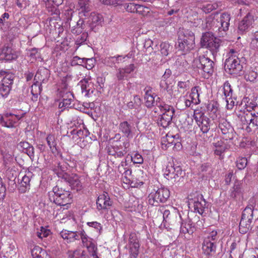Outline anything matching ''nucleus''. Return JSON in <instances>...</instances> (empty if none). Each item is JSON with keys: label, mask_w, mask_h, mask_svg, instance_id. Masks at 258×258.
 <instances>
[{"label": "nucleus", "mask_w": 258, "mask_h": 258, "mask_svg": "<svg viewBox=\"0 0 258 258\" xmlns=\"http://www.w3.org/2000/svg\"><path fill=\"white\" fill-rule=\"evenodd\" d=\"M250 46L253 49H258V31H255L252 34Z\"/></svg>", "instance_id": "49530a36"}, {"label": "nucleus", "mask_w": 258, "mask_h": 258, "mask_svg": "<svg viewBox=\"0 0 258 258\" xmlns=\"http://www.w3.org/2000/svg\"><path fill=\"white\" fill-rule=\"evenodd\" d=\"M117 153L118 157H121L130 150V143L126 140L119 145H116Z\"/></svg>", "instance_id": "c85d7f7f"}, {"label": "nucleus", "mask_w": 258, "mask_h": 258, "mask_svg": "<svg viewBox=\"0 0 258 258\" xmlns=\"http://www.w3.org/2000/svg\"><path fill=\"white\" fill-rule=\"evenodd\" d=\"M199 87L196 86L192 88L191 90V92L188 96L189 98L191 99V101L192 102L193 104L196 105L200 103V101L199 99L200 94L199 93Z\"/></svg>", "instance_id": "f704fd0d"}, {"label": "nucleus", "mask_w": 258, "mask_h": 258, "mask_svg": "<svg viewBox=\"0 0 258 258\" xmlns=\"http://www.w3.org/2000/svg\"><path fill=\"white\" fill-rule=\"evenodd\" d=\"M33 258H46L47 253L39 246H35L31 250Z\"/></svg>", "instance_id": "c9c22d12"}, {"label": "nucleus", "mask_w": 258, "mask_h": 258, "mask_svg": "<svg viewBox=\"0 0 258 258\" xmlns=\"http://www.w3.org/2000/svg\"><path fill=\"white\" fill-rule=\"evenodd\" d=\"M24 113L21 115H17L11 113H6L3 114L0 118L1 124L7 127H13L18 121L23 116Z\"/></svg>", "instance_id": "ddd939ff"}, {"label": "nucleus", "mask_w": 258, "mask_h": 258, "mask_svg": "<svg viewBox=\"0 0 258 258\" xmlns=\"http://www.w3.org/2000/svg\"><path fill=\"white\" fill-rule=\"evenodd\" d=\"M215 242L210 241L204 238L202 244V249L205 254L209 255L212 252L215 251L216 245Z\"/></svg>", "instance_id": "cd10ccee"}, {"label": "nucleus", "mask_w": 258, "mask_h": 258, "mask_svg": "<svg viewBox=\"0 0 258 258\" xmlns=\"http://www.w3.org/2000/svg\"><path fill=\"white\" fill-rule=\"evenodd\" d=\"M17 52L8 46H4L0 50V60H12L18 57Z\"/></svg>", "instance_id": "a211bd4d"}, {"label": "nucleus", "mask_w": 258, "mask_h": 258, "mask_svg": "<svg viewBox=\"0 0 258 258\" xmlns=\"http://www.w3.org/2000/svg\"><path fill=\"white\" fill-rule=\"evenodd\" d=\"M132 161L135 164H142L144 161L142 156L138 153H135L131 156Z\"/></svg>", "instance_id": "864d4df0"}, {"label": "nucleus", "mask_w": 258, "mask_h": 258, "mask_svg": "<svg viewBox=\"0 0 258 258\" xmlns=\"http://www.w3.org/2000/svg\"><path fill=\"white\" fill-rule=\"evenodd\" d=\"M76 135L79 138H84L89 136V132L87 128H84L83 130H78L76 132Z\"/></svg>", "instance_id": "13d9d810"}, {"label": "nucleus", "mask_w": 258, "mask_h": 258, "mask_svg": "<svg viewBox=\"0 0 258 258\" xmlns=\"http://www.w3.org/2000/svg\"><path fill=\"white\" fill-rule=\"evenodd\" d=\"M137 4H135V3H129L126 4L125 9L126 11L134 13L136 12V9H137Z\"/></svg>", "instance_id": "680f3d73"}, {"label": "nucleus", "mask_w": 258, "mask_h": 258, "mask_svg": "<svg viewBox=\"0 0 258 258\" xmlns=\"http://www.w3.org/2000/svg\"><path fill=\"white\" fill-rule=\"evenodd\" d=\"M160 52L162 55L164 56L168 55L169 52L171 49V47L169 43L166 42H162L160 45Z\"/></svg>", "instance_id": "c03bdc74"}, {"label": "nucleus", "mask_w": 258, "mask_h": 258, "mask_svg": "<svg viewBox=\"0 0 258 258\" xmlns=\"http://www.w3.org/2000/svg\"><path fill=\"white\" fill-rule=\"evenodd\" d=\"M72 101V98H63L62 101L59 103L58 107L63 109L71 107Z\"/></svg>", "instance_id": "de8ad7c7"}, {"label": "nucleus", "mask_w": 258, "mask_h": 258, "mask_svg": "<svg viewBox=\"0 0 258 258\" xmlns=\"http://www.w3.org/2000/svg\"><path fill=\"white\" fill-rule=\"evenodd\" d=\"M244 79L247 81L256 83L258 81V63L256 62L245 73Z\"/></svg>", "instance_id": "4be33fe9"}, {"label": "nucleus", "mask_w": 258, "mask_h": 258, "mask_svg": "<svg viewBox=\"0 0 258 258\" xmlns=\"http://www.w3.org/2000/svg\"><path fill=\"white\" fill-rule=\"evenodd\" d=\"M182 170L179 166H175L173 162L168 163L164 172V177L172 182L178 181L180 177L182 176Z\"/></svg>", "instance_id": "9b49d317"}, {"label": "nucleus", "mask_w": 258, "mask_h": 258, "mask_svg": "<svg viewBox=\"0 0 258 258\" xmlns=\"http://www.w3.org/2000/svg\"><path fill=\"white\" fill-rule=\"evenodd\" d=\"M223 91L227 103V108L228 109H232L234 105V100L235 98L233 97V90L228 81L224 83L223 87Z\"/></svg>", "instance_id": "f3484780"}, {"label": "nucleus", "mask_w": 258, "mask_h": 258, "mask_svg": "<svg viewBox=\"0 0 258 258\" xmlns=\"http://www.w3.org/2000/svg\"><path fill=\"white\" fill-rule=\"evenodd\" d=\"M170 197V191L166 187L154 189L148 196V202L152 206H157L160 203H165Z\"/></svg>", "instance_id": "6e6552de"}, {"label": "nucleus", "mask_w": 258, "mask_h": 258, "mask_svg": "<svg viewBox=\"0 0 258 258\" xmlns=\"http://www.w3.org/2000/svg\"><path fill=\"white\" fill-rule=\"evenodd\" d=\"M195 37L190 36L188 40L178 39V45L179 49L183 51H188L195 46Z\"/></svg>", "instance_id": "393cba45"}, {"label": "nucleus", "mask_w": 258, "mask_h": 258, "mask_svg": "<svg viewBox=\"0 0 258 258\" xmlns=\"http://www.w3.org/2000/svg\"><path fill=\"white\" fill-rule=\"evenodd\" d=\"M112 202L107 192L100 195L96 201L97 209L100 214L107 212L111 208Z\"/></svg>", "instance_id": "4468645a"}, {"label": "nucleus", "mask_w": 258, "mask_h": 258, "mask_svg": "<svg viewBox=\"0 0 258 258\" xmlns=\"http://www.w3.org/2000/svg\"><path fill=\"white\" fill-rule=\"evenodd\" d=\"M136 13L142 15H146L147 13H149L148 9L147 8L144 7L142 5H138L137 7V9H136Z\"/></svg>", "instance_id": "4d7b16f0"}, {"label": "nucleus", "mask_w": 258, "mask_h": 258, "mask_svg": "<svg viewBox=\"0 0 258 258\" xmlns=\"http://www.w3.org/2000/svg\"><path fill=\"white\" fill-rule=\"evenodd\" d=\"M85 63V58H81L78 56H74L71 60L70 63L72 66L77 65L82 66Z\"/></svg>", "instance_id": "8fccbe9b"}, {"label": "nucleus", "mask_w": 258, "mask_h": 258, "mask_svg": "<svg viewBox=\"0 0 258 258\" xmlns=\"http://www.w3.org/2000/svg\"><path fill=\"white\" fill-rule=\"evenodd\" d=\"M254 21L253 17L249 13L246 15L239 23L238 31L240 33H244L247 31L251 26Z\"/></svg>", "instance_id": "6ab92c4d"}, {"label": "nucleus", "mask_w": 258, "mask_h": 258, "mask_svg": "<svg viewBox=\"0 0 258 258\" xmlns=\"http://www.w3.org/2000/svg\"><path fill=\"white\" fill-rule=\"evenodd\" d=\"M2 154L3 156L4 165L6 168L9 169L10 165L13 162V156L11 154L4 152L3 151H2Z\"/></svg>", "instance_id": "ea45409f"}, {"label": "nucleus", "mask_w": 258, "mask_h": 258, "mask_svg": "<svg viewBox=\"0 0 258 258\" xmlns=\"http://www.w3.org/2000/svg\"><path fill=\"white\" fill-rule=\"evenodd\" d=\"M178 39H186L188 40V38L190 37V36L195 37L194 34L188 30H180L178 34Z\"/></svg>", "instance_id": "37998d69"}, {"label": "nucleus", "mask_w": 258, "mask_h": 258, "mask_svg": "<svg viewBox=\"0 0 258 258\" xmlns=\"http://www.w3.org/2000/svg\"><path fill=\"white\" fill-rule=\"evenodd\" d=\"M47 78L48 70L45 69H40L37 72L34 77V81L41 84L42 82H45Z\"/></svg>", "instance_id": "2f4dec72"}, {"label": "nucleus", "mask_w": 258, "mask_h": 258, "mask_svg": "<svg viewBox=\"0 0 258 258\" xmlns=\"http://www.w3.org/2000/svg\"><path fill=\"white\" fill-rule=\"evenodd\" d=\"M230 15L227 13L222 14L219 18L210 15L206 19L205 24H202V28L212 30L217 33L219 37H223L229 29Z\"/></svg>", "instance_id": "f257e3e1"}, {"label": "nucleus", "mask_w": 258, "mask_h": 258, "mask_svg": "<svg viewBox=\"0 0 258 258\" xmlns=\"http://www.w3.org/2000/svg\"><path fill=\"white\" fill-rule=\"evenodd\" d=\"M83 251L81 250H76L73 252H70L69 253V257L70 258H79L80 257L83 258H86V257H83V255H81V252Z\"/></svg>", "instance_id": "e2e57ef3"}, {"label": "nucleus", "mask_w": 258, "mask_h": 258, "mask_svg": "<svg viewBox=\"0 0 258 258\" xmlns=\"http://www.w3.org/2000/svg\"><path fill=\"white\" fill-rule=\"evenodd\" d=\"M156 95L144 97L145 104L147 108H151L155 105H157L158 107L160 103H164V102H160V99L159 97H158L156 98Z\"/></svg>", "instance_id": "7c9ffc66"}, {"label": "nucleus", "mask_w": 258, "mask_h": 258, "mask_svg": "<svg viewBox=\"0 0 258 258\" xmlns=\"http://www.w3.org/2000/svg\"><path fill=\"white\" fill-rule=\"evenodd\" d=\"M142 105V100L139 96L135 95L133 100L129 102L127 106L130 109L135 108L138 110H140Z\"/></svg>", "instance_id": "e433bc0d"}, {"label": "nucleus", "mask_w": 258, "mask_h": 258, "mask_svg": "<svg viewBox=\"0 0 258 258\" xmlns=\"http://www.w3.org/2000/svg\"><path fill=\"white\" fill-rule=\"evenodd\" d=\"M122 179L124 183L129 184L132 180V170L128 168L122 173Z\"/></svg>", "instance_id": "09e8293b"}, {"label": "nucleus", "mask_w": 258, "mask_h": 258, "mask_svg": "<svg viewBox=\"0 0 258 258\" xmlns=\"http://www.w3.org/2000/svg\"><path fill=\"white\" fill-rule=\"evenodd\" d=\"M95 60L93 58H85V63L83 67H85L88 70H91L94 66Z\"/></svg>", "instance_id": "6e6d98bb"}, {"label": "nucleus", "mask_w": 258, "mask_h": 258, "mask_svg": "<svg viewBox=\"0 0 258 258\" xmlns=\"http://www.w3.org/2000/svg\"><path fill=\"white\" fill-rule=\"evenodd\" d=\"M14 76L12 74L7 75L2 80L0 85V95L4 98L8 97L12 89Z\"/></svg>", "instance_id": "2eb2a0df"}, {"label": "nucleus", "mask_w": 258, "mask_h": 258, "mask_svg": "<svg viewBox=\"0 0 258 258\" xmlns=\"http://www.w3.org/2000/svg\"><path fill=\"white\" fill-rule=\"evenodd\" d=\"M158 107L162 112V114L159 117L157 123L158 125L166 128L171 123L174 113V109L173 106L165 103H160Z\"/></svg>", "instance_id": "0eeeda50"}, {"label": "nucleus", "mask_w": 258, "mask_h": 258, "mask_svg": "<svg viewBox=\"0 0 258 258\" xmlns=\"http://www.w3.org/2000/svg\"><path fill=\"white\" fill-rule=\"evenodd\" d=\"M91 18L92 20V24L96 26L99 25L102 23L103 21L102 16L100 14H96L95 13L91 14Z\"/></svg>", "instance_id": "79ce46f5"}, {"label": "nucleus", "mask_w": 258, "mask_h": 258, "mask_svg": "<svg viewBox=\"0 0 258 258\" xmlns=\"http://www.w3.org/2000/svg\"><path fill=\"white\" fill-rule=\"evenodd\" d=\"M50 231L47 229L41 228L40 231L37 232V235L40 238L47 237L49 234Z\"/></svg>", "instance_id": "0e129e2a"}, {"label": "nucleus", "mask_w": 258, "mask_h": 258, "mask_svg": "<svg viewBox=\"0 0 258 258\" xmlns=\"http://www.w3.org/2000/svg\"><path fill=\"white\" fill-rule=\"evenodd\" d=\"M41 90L42 88L41 87V84L34 81V83L31 86V94L33 96H36L37 97V95L40 93Z\"/></svg>", "instance_id": "a18cd8bd"}, {"label": "nucleus", "mask_w": 258, "mask_h": 258, "mask_svg": "<svg viewBox=\"0 0 258 258\" xmlns=\"http://www.w3.org/2000/svg\"><path fill=\"white\" fill-rule=\"evenodd\" d=\"M177 214L176 213H173L171 215L169 210H165L163 213V221L166 222L171 223L172 221L170 220V217L171 216L177 217Z\"/></svg>", "instance_id": "603ef678"}, {"label": "nucleus", "mask_w": 258, "mask_h": 258, "mask_svg": "<svg viewBox=\"0 0 258 258\" xmlns=\"http://www.w3.org/2000/svg\"><path fill=\"white\" fill-rule=\"evenodd\" d=\"M216 38L212 33H205L202 36L201 44L203 46L207 48Z\"/></svg>", "instance_id": "72a5a7b5"}, {"label": "nucleus", "mask_w": 258, "mask_h": 258, "mask_svg": "<svg viewBox=\"0 0 258 258\" xmlns=\"http://www.w3.org/2000/svg\"><path fill=\"white\" fill-rule=\"evenodd\" d=\"M58 177L61 178L69 183L72 189L80 191L83 188L82 178L77 174L67 173L60 171H55Z\"/></svg>", "instance_id": "1a4fd4ad"}, {"label": "nucleus", "mask_w": 258, "mask_h": 258, "mask_svg": "<svg viewBox=\"0 0 258 258\" xmlns=\"http://www.w3.org/2000/svg\"><path fill=\"white\" fill-rule=\"evenodd\" d=\"M78 5L80 17L89 16L91 11L89 0H79Z\"/></svg>", "instance_id": "bb28decb"}, {"label": "nucleus", "mask_w": 258, "mask_h": 258, "mask_svg": "<svg viewBox=\"0 0 258 258\" xmlns=\"http://www.w3.org/2000/svg\"><path fill=\"white\" fill-rule=\"evenodd\" d=\"M173 137L171 136H167V144H166V146H168V147L170 145L174 144L175 146L177 147L178 148H181V145L179 142L175 143L173 141Z\"/></svg>", "instance_id": "69168bd1"}, {"label": "nucleus", "mask_w": 258, "mask_h": 258, "mask_svg": "<svg viewBox=\"0 0 258 258\" xmlns=\"http://www.w3.org/2000/svg\"><path fill=\"white\" fill-rule=\"evenodd\" d=\"M81 237L82 243L84 246H86L88 251L93 250L94 248H96V245L93 239L89 237L84 230L79 231V238Z\"/></svg>", "instance_id": "5701e85b"}, {"label": "nucleus", "mask_w": 258, "mask_h": 258, "mask_svg": "<svg viewBox=\"0 0 258 258\" xmlns=\"http://www.w3.org/2000/svg\"><path fill=\"white\" fill-rule=\"evenodd\" d=\"M135 129L134 124L131 121H123L119 125V130L122 134L127 138H132Z\"/></svg>", "instance_id": "aec40b11"}, {"label": "nucleus", "mask_w": 258, "mask_h": 258, "mask_svg": "<svg viewBox=\"0 0 258 258\" xmlns=\"http://www.w3.org/2000/svg\"><path fill=\"white\" fill-rule=\"evenodd\" d=\"M130 253L131 257L136 258L139 254L140 245L139 240L134 234H131L129 239Z\"/></svg>", "instance_id": "412c9836"}, {"label": "nucleus", "mask_w": 258, "mask_h": 258, "mask_svg": "<svg viewBox=\"0 0 258 258\" xmlns=\"http://www.w3.org/2000/svg\"><path fill=\"white\" fill-rule=\"evenodd\" d=\"M29 56L33 59H36L40 57V53L37 49L33 48L30 50Z\"/></svg>", "instance_id": "338daca9"}, {"label": "nucleus", "mask_w": 258, "mask_h": 258, "mask_svg": "<svg viewBox=\"0 0 258 258\" xmlns=\"http://www.w3.org/2000/svg\"><path fill=\"white\" fill-rule=\"evenodd\" d=\"M204 238L207 240H210V241H214L216 243L219 238L217 231L216 230H213L212 231H207Z\"/></svg>", "instance_id": "a19ab883"}, {"label": "nucleus", "mask_w": 258, "mask_h": 258, "mask_svg": "<svg viewBox=\"0 0 258 258\" xmlns=\"http://www.w3.org/2000/svg\"><path fill=\"white\" fill-rule=\"evenodd\" d=\"M105 78L101 77H98L96 79V82L98 84L97 86V89L100 90L104 87V83L105 82Z\"/></svg>", "instance_id": "774afa93"}, {"label": "nucleus", "mask_w": 258, "mask_h": 258, "mask_svg": "<svg viewBox=\"0 0 258 258\" xmlns=\"http://www.w3.org/2000/svg\"><path fill=\"white\" fill-rule=\"evenodd\" d=\"M87 224L89 227H93L95 229L99 234H101L102 231V226L100 223L97 221L89 222L87 223Z\"/></svg>", "instance_id": "5fc2aeb1"}, {"label": "nucleus", "mask_w": 258, "mask_h": 258, "mask_svg": "<svg viewBox=\"0 0 258 258\" xmlns=\"http://www.w3.org/2000/svg\"><path fill=\"white\" fill-rule=\"evenodd\" d=\"M238 52L237 50L232 48L227 54L228 57L225 62V69L231 75H240L243 71V64L238 57Z\"/></svg>", "instance_id": "7ed1b4c3"}, {"label": "nucleus", "mask_w": 258, "mask_h": 258, "mask_svg": "<svg viewBox=\"0 0 258 258\" xmlns=\"http://www.w3.org/2000/svg\"><path fill=\"white\" fill-rule=\"evenodd\" d=\"M188 205L194 208V212L202 215L208 208L207 203L201 194H198L194 198L189 199Z\"/></svg>", "instance_id": "f8f14e48"}, {"label": "nucleus", "mask_w": 258, "mask_h": 258, "mask_svg": "<svg viewBox=\"0 0 258 258\" xmlns=\"http://www.w3.org/2000/svg\"><path fill=\"white\" fill-rule=\"evenodd\" d=\"M247 160L245 157H239L236 160V166L240 169H243L247 165Z\"/></svg>", "instance_id": "3c124183"}, {"label": "nucleus", "mask_w": 258, "mask_h": 258, "mask_svg": "<svg viewBox=\"0 0 258 258\" xmlns=\"http://www.w3.org/2000/svg\"><path fill=\"white\" fill-rule=\"evenodd\" d=\"M214 62L204 55L196 58L192 63L194 68H197L199 74L205 78H208L214 72Z\"/></svg>", "instance_id": "20e7f679"}, {"label": "nucleus", "mask_w": 258, "mask_h": 258, "mask_svg": "<svg viewBox=\"0 0 258 258\" xmlns=\"http://www.w3.org/2000/svg\"><path fill=\"white\" fill-rule=\"evenodd\" d=\"M60 235L67 242H72L79 239V231L74 232L63 230L60 232Z\"/></svg>", "instance_id": "a878e982"}, {"label": "nucleus", "mask_w": 258, "mask_h": 258, "mask_svg": "<svg viewBox=\"0 0 258 258\" xmlns=\"http://www.w3.org/2000/svg\"><path fill=\"white\" fill-rule=\"evenodd\" d=\"M221 43V40L216 37L207 48H208L212 52L213 55H214L219 51Z\"/></svg>", "instance_id": "4c0bfd02"}, {"label": "nucleus", "mask_w": 258, "mask_h": 258, "mask_svg": "<svg viewBox=\"0 0 258 258\" xmlns=\"http://www.w3.org/2000/svg\"><path fill=\"white\" fill-rule=\"evenodd\" d=\"M253 208L247 206L243 210L239 223V232L246 233L251 227V223L253 219Z\"/></svg>", "instance_id": "9d476101"}, {"label": "nucleus", "mask_w": 258, "mask_h": 258, "mask_svg": "<svg viewBox=\"0 0 258 258\" xmlns=\"http://www.w3.org/2000/svg\"><path fill=\"white\" fill-rule=\"evenodd\" d=\"M218 128V132H219V130L220 131L221 134L223 135V138L226 140H230L233 138V129L229 122L224 118L219 119Z\"/></svg>", "instance_id": "dca6fc26"}, {"label": "nucleus", "mask_w": 258, "mask_h": 258, "mask_svg": "<svg viewBox=\"0 0 258 258\" xmlns=\"http://www.w3.org/2000/svg\"><path fill=\"white\" fill-rule=\"evenodd\" d=\"M115 56H111L106 58L104 60V63L109 67H112L115 64L116 61Z\"/></svg>", "instance_id": "052dcab7"}, {"label": "nucleus", "mask_w": 258, "mask_h": 258, "mask_svg": "<svg viewBox=\"0 0 258 258\" xmlns=\"http://www.w3.org/2000/svg\"><path fill=\"white\" fill-rule=\"evenodd\" d=\"M82 92L86 96H90L95 90L94 84L90 80L85 79L80 82Z\"/></svg>", "instance_id": "b1692460"}, {"label": "nucleus", "mask_w": 258, "mask_h": 258, "mask_svg": "<svg viewBox=\"0 0 258 258\" xmlns=\"http://www.w3.org/2000/svg\"><path fill=\"white\" fill-rule=\"evenodd\" d=\"M214 145L215 148L214 150L215 154L217 155L221 156L226 149V145L221 140L218 141L217 142L214 143Z\"/></svg>", "instance_id": "58836bf2"}, {"label": "nucleus", "mask_w": 258, "mask_h": 258, "mask_svg": "<svg viewBox=\"0 0 258 258\" xmlns=\"http://www.w3.org/2000/svg\"><path fill=\"white\" fill-rule=\"evenodd\" d=\"M103 4L106 5L117 6L121 5L122 1L121 0H101Z\"/></svg>", "instance_id": "bf43d9fd"}, {"label": "nucleus", "mask_w": 258, "mask_h": 258, "mask_svg": "<svg viewBox=\"0 0 258 258\" xmlns=\"http://www.w3.org/2000/svg\"><path fill=\"white\" fill-rule=\"evenodd\" d=\"M49 199L51 202L55 204L64 206L69 205L72 201V196L68 190L59 188L56 186L53 188L52 191L48 193Z\"/></svg>", "instance_id": "39448f33"}, {"label": "nucleus", "mask_w": 258, "mask_h": 258, "mask_svg": "<svg viewBox=\"0 0 258 258\" xmlns=\"http://www.w3.org/2000/svg\"><path fill=\"white\" fill-rule=\"evenodd\" d=\"M46 140L47 145L52 152H53L54 150H56L57 139L55 135L52 134L48 135L46 138Z\"/></svg>", "instance_id": "473e14b6"}, {"label": "nucleus", "mask_w": 258, "mask_h": 258, "mask_svg": "<svg viewBox=\"0 0 258 258\" xmlns=\"http://www.w3.org/2000/svg\"><path fill=\"white\" fill-rule=\"evenodd\" d=\"M194 117L201 131L197 135V139L201 142L207 141L208 136L206 134L210 130V119L203 112L197 110L194 111Z\"/></svg>", "instance_id": "423d86ee"}, {"label": "nucleus", "mask_w": 258, "mask_h": 258, "mask_svg": "<svg viewBox=\"0 0 258 258\" xmlns=\"http://www.w3.org/2000/svg\"><path fill=\"white\" fill-rule=\"evenodd\" d=\"M20 148L26 153L30 158L34 157V149L33 147L27 142H21L19 145Z\"/></svg>", "instance_id": "c756f323"}, {"label": "nucleus", "mask_w": 258, "mask_h": 258, "mask_svg": "<svg viewBox=\"0 0 258 258\" xmlns=\"http://www.w3.org/2000/svg\"><path fill=\"white\" fill-rule=\"evenodd\" d=\"M241 121L246 125V130L249 132L252 128H258V105L254 102H247L242 113Z\"/></svg>", "instance_id": "f03ea898"}]
</instances>
